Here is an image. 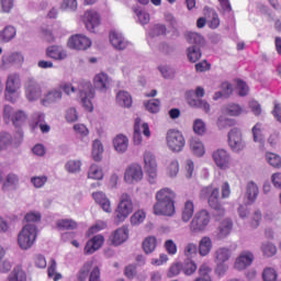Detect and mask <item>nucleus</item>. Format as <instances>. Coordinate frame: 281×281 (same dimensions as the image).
I'll list each match as a JSON object with an SVG mask.
<instances>
[{"label":"nucleus","instance_id":"2eb2a0df","mask_svg":"<svg viewBox=\"0 0 281 281\" xmlns=\"http://www.w3.org/2000/svg\"><path fill=\"white\" fill-rule=\"evenodd\" d=\"M25 95L30 102H34V100H38L41 95H43V89L41 88V85L36 82L34 79H29L25 85Z\"/></svg>","mask_w":281,"mask_h":281},{"label":"nucleus","instance_id":"603ef678","mask_svg":"<svg viewBox=\"0 0 281 281\" xmlns=\"http://www.w3.org/2000/svg\"><path fill=\"white\" fill-rule=\"evenodd\" d=\"M8 146H12V135L7 132L0 133V150H4Z\"/></svg>","mask_w":281,"mask_h":281},{"label":"nucleus","instance_id":"13d9d810","mask_svg":"<svg viewBox=\"0 0 281 281\" xmlns=\"http://www.w3.org/2000/svg\"><path fill=\"white\" fill-rule=\"evenodd\" d=\"M9 281H27V274L21 269L13 270L12 274L9 277Z\"/></svg>","mask_w":281,"mask_h":281},{"label":"nucleus","instance_id":"7ed1b4c3","mask_svg":"<svg viewBox=\"0 0 281 281\" xmlns=\"http://www.w3.org/2000/svg\"><path fill=\"white\" fill-rule=\"evenodd\" d=\"M186 41L190 45H193V46L189 47L187 50L188 59L191 63H198L199 60H201V56H202L201 45H203V43H205V38H203V36H201V34H199V33L187 32Z\"/></svg>","mask_w":281,"mask_h":281},{"label":"nucleus","instance_id":"37998d69","mask_svg":"<svg viewBox=\"0 0 281 281\" xmlns=\"http://www.w3.org/2000/svg\"><path fill=\"white\" fill-rule=\"evenodd\" d=\"M261 251L266 258H273L278 254V248L272 243L261 245Z\"/></svg>","mask_w":281,"mask_h":281},{"label":"nucleus","instance_id":"9d476101","mask_svg":"<svg viewBox=\"0 0 281 281\" xmlns=\"http://www.w3.org/2000/svg\"><path fill=\"white\" fill-rule=\"evenodd\" d=\"M142 179H144V169H142V165L134 162L127 166L124 172L125 183H138Z\"/></svg>","mask_w":281,"mask_h":281},{"label":"nucleus","instance_id":"49530a36","mask_svg":"<svg viewBox=\"0 0 281 281\" xmlns=\"http://www.w3.org/2000/svg\"><path fill=\"white\" fill-rule=\"evenodd\" d=\"M196 262L193 260H187L182 265V271L184 276H193V273H196Z\"/></svg>","mask_w":281,"mask_h":281},{"label":"nucleus","instance_id":"9b49d317","mask_svg":"<svg viewBox=\"0 0 281 281\" xmlns=\"http://www.w3.org/2000/svg\"><path fill=\"white\" fill-rule=\"evenodd\" d=\"M67 45L70 49L85 52L91 47V40L86 35L75 34L69 37Z\"/></svg>","mask_w":281,"mask_h":281},{"label":"nucleus","instance_id":"774afa93","mask_svg":"<svg viewBox=\"0 0 281 281\" xmlns=\"http://www.w3.org/2000/svg\"><path fill=\"white\" fill-rule=\"evenodd\" d=\"M1 12L10 13L14 8V0H0Z\"/></svg>","mask_w":281,"mask_h":281},{"label":"nucleus","instance_id":"5fc2aeb1","mask_svg":"<svg viewBox=\"0 0 281 281\" xmlns=\"http://www.w3.org/2000/svg\"><path fill=\"white\" fill-rule=\"evenodd\" d=\"M224 91L222 92H216L215 95L213 97V100H220V98H229L232 93H234V89L232 88V83H224Z\"/></svg>","mask_w":281,"mask_h":281},{"label":"nucleus","instance_id":"8fccbe9b","mask_svg":"<svg viewBox=\"0 0 281 281\" xmlns=\"http://www.w3.org/2000/svg\"><path fill=\"white\" fill-rule=\"evenodd\" d=\"M57 263L56 260L52 259L50 266L47 269L48 278H53L54 281H58L63 279V274L56 272Z\"/></svg>","mask_w":281,"mask_h":281},{"label":"nucleus","instance_id":"0eeeda50","mask_svg":"<svg viewBox=\"0 0 281 281\" xmlns=\"http://www.w3.org/2000/svg\"><path fill=\"white\" fill-rule=\"evenodd\" d=\"M210 221H212L210 212L207 210H201L192 218L190 223V232H192V234H201V232H205L207 225H210Z\"/></svg>","mask_w":281,"mask_h":281},{"label":"nucleus","instance_id":"864d4df0","mask_svg":"<svg viewBox=\"0 0 281 281\" xmlns=\"http://www.w3.org/2000/svg\"><path fill=\"white\" fill-rule=\"evenodd\" d=\"M236 91L238 93V95H240L241 98H245V95H248L249 93V86H247V82L237 79L236 80Z\"/></svg>","mask_w":281,"mask_h":281},{"label":"nucleus","instance_id":"a878e982","mask_svg":"<svg viewBox=\"0 0 281 281\" xmlns=\"http://www.w3.org/2000/svg\"><path fill=\"white\" fill-rule=\"evenodd\" d=\"M46 55L48 58H53V60H65L67 58V50L63 46L53 45L46 49Z\"/></svg>","mask_w":281,"mask_h":281},{"label":"nucleus","instance_id":"393cba45","mask_svg":"<svg viewBox=\"0 0 281 281\" xmlns=\"http://www.w3.org/2000/svg\"><path fill=\"white\" fill-rule=\"evenodd\" d=\"M110 43L113 45L114 49L119 50L126 49L128 46V42H126L124 36H122V34L117 33L116 31H112L110 33Z\"/></svg>","mask_w":281,"mask_h":281},{"label":"nucleus","instance_id":"c85d7f7f","mask_svg":"<svg viewBox=\"0 0 281 281\" xmlns=\"http://www.w3.org/2000/svg\"><path fill=\"white\" fill-rule=\"evenodd\" d=\"M60 100H63V91L60 89H53L44 97L42 104L47 106L48 104H54V102H58Z\"/></svg>","mask_w":281,"mask_h":281},{"label":"nucleus","instance_id":"412c9836","mask_svg":"<svg viewBox=\"0 0 281 281\" xmlns=\"http://www.w3.org/2000/svg\"><path fill=\"white\" fill-rule=\"evenodd\" d=\"M112 245L115 247L126 243L128 240V227L123 226L114 231V233L110 237Z\"/></svg>","mask_w":281,"mask_h":281},{"label":"nucleus","instance_id":"ddd939ff","mask_svg":"<svg viewBox=\"0 0 281 281\" xmlns=\"http://www.w3.org/2000/svg\"><path fill=\"white\" fill-rule=\"evenodd\" d=\"M79 97L81 98V104L86 109V111H89L91 113L93 111V103L91 100L95 98V90L93 89V86L91 83H86L85 89L79 91Z\"/></svg>","mask_w":281,"mask_h":281},{"label":"nucleus","instance_id":"b1692460","mask_svg":"<svg viewBox=\"0 0 281 281\" xmlns=\"http://www.w3.org/2000/svg\"><path fill=\"white\" fill-rule=\"evenodd\" d=\"M193 91L187 92V102L190 106H193L194 109H202L204 113L210 112V103L207 101H204L202 99H194L192 98Z\"/></svg>","mask_w":281,"mask_h":281},{"label":"nucleus","instance_id":"09e8293b","mask_svg":"<svg viewBox=\"0 0 281 281\" xmlns=\"http://www.w3.org/2000/svg\"><path fill=\"white\" fill-rule=\"evenodd\" d=\"M104 173L102 172V169L98 167L97 165H92L88 172L89 179H95L97 181H100V179H103Z\"/></svg>","mask_w":281,"mask_h":281},{"label":"nucleus","instance_id":"ea45409f","mask_svg":"<svg viewBox=\"0 0 281 281\" xmlns=\"http://www.w3.org/2000/svg\"><path fill=\"white\" fill-rule=\"evenodd\" d=\"M192 216H194V203L192 201H187L182 210L183 223H188Z\"/></svg>","mask_w":281,"mask_h":281},{"label":"nucleus","instance_id":"5701e85b","mask_svg":"<svg viewBox=\"0 0 281 281\" xmlns=\"http://www.w3.org/2000/svg\"><path fill=\"white\" fill-rule=\"evenodd\" d=\"M102 245H104V236L97 235L87 241L85 251L88 255L95 254V251H98Z\"/></svg>","mask_w":281,"mask_h":281},{"label":"nucleus","instance_id":"052dcab7","mask_svg":"<svg viewBox=\"0 0 281 281\" xmlns=\"http://www.w3.org/2000/svg\"><path fill=\"white\" fill-rule=\"evenodd\" d=\"M181 271H183V263L176 262L169 268L168 278H175V277L179 276V273H181Z\"/></svg>","mask_w":281,"mask_h":281},{"label":"nucleus","instance_id":"39448f33","mask_svg":"<svg viewBox=\"0 0 281 281\" xmlns=\"http://www.w3.org/2000/svg\"><path fill=\"white\" fill-rule=\"evenodd\" d=\"M3 120L5 124H13V126H23L27 122V114L22 110H14L11 105H4Z\"/></svg>","mask_w":281,"mask_h":281},{"label":"nucleus","instance_id":"c756f323","mask_svg":"<svg viewBox=\"0 0 281 281\" xmlns=\"http://www.w3.org/2000/svg\"><path fill=\"white\" fill-rule=\"evenodd\" d=\"M222 111L231 117H238L245 113V109H243L238 103H228L223 106Z\"/></svg>","mask_w":281,"mask_h":281},{"label":"nucleus","instance_id":"c9c22d12","mask_svg":"<svg viewBox=\"0 0 281 281\" xmlns=\"http://www.w3.org/2000/svg\"><path fill=\"white\" fill-rule=\"evenodd\" d=\"M14 36H16V29L12 25H8L0 32V43H10Z\"/></svg>","mask_w":281,"mask_h":281},{"label":"nucleus","instance_id":"f8f14e48","mask_svg":"<svg viewBox=\"0 0 281 281\" xmlns=\"http://www.w3.org/2000/svg\"><path fill=\"white\" fill-rule=\"evenodd\" d=\"M228 145L234 153H240V150L245 149L243 133L238 127H234L228 132Z\"/></svg>","mask_w":281,"mask_h":281},{"label":"nucleus","instance_id":"c03bdc74","mask_svg":"<svg viewBox=\"0 0 281 281\" xmlns=\"http://www.w3.org/2000/svg\"><path fill=\"white\" fill-rule=\"evenodd\" d=\"M266 159L272 168L280 169L281 168V157L278 154L274 153H267L266 154Z\"/></svg>","mask_w":281,"mask_h":281},{"label":"nucleus","instance_id":"e433bc0d","mask_svg":"<svg viewBox=\"0 0 281 281\" xmlns=\"http://www.w3.org/2000/svg\"><path fill=\"white\" fill-rule=\"evenodd\" d=\"M190 148L196 157H203V155H205V146L196 138L190 140Z\"/></svg>","mask_w":281,"mask_h":281},{"label":"nucleus","instance_id":"a19ab883","mask_svg":"<svg viewBox=\"0 0 281 281\" xmlns=\"http://www.w3.org/2000/svg\"><path fill=\"white\" fill-rule=\"evenodd\" d=\"M104 153V147L102 146V142L94 140L92 144V159L94 161H102V154Z\"/></svg>","mask_w":281,"mask_h":281},{"label":"nucleus","instance_id":"58836bf2","mask_svg":"<svg viewBox=\"0 0 281 281\" xmlns=\"http://www.w3.org/2000/svg\"><path fill=\"white\" fill-rule=\"evenodd\" d=\"M133 140H134L135 146H139L143 142V139H142V119L140 117L135 119Z\"/></svg>","mask_w":281,"mask_h":281},{"label":"nucleus","instance_id":"f03ea898","mask_svg":"<svg viewBox=\"0 0 281 281\" xmlns=\"http://www.w3.org/2000/svg\"><path fill=\"white\" fill-rule=\"evenodd\" d=\"M200 199H207V204L215 212V218L218 221L225 216V207L221 202V189L210 184L200 190Z\"/></svg>","mask_w":281,"mask_h":281},{"label":"nucleus","instance_id":"4468645a","mask_svg":"<svg viewBox=\"0 0 281 281\" xmlns=\"http://www.w3.org/2000/svg\"><path fill=\"white\" fill-rule=\"evenodd\" d=\"M83 23L88 32H92V34H95L99 25H101L102 23L100 13H98L97 11H86L83 14Z\"/></svg>","mask_w":281,"mask_h":281},{"label":"nucleus","instance_id":"0e129e2a","mask_svg":"<svg viewBox=\"0 0 281 281\" xmlns=\"http://www.w3.org/2000/svg\"><path fill=\"white\" fill-rule=\"evenodd\" d=\"M89 281H102V273L100 272V267L95 266L90 269Z\"/></svg>","mask_w":281,"mask_h":281},{"label":"nucleus","instance_id":"aec40b11","mask_svg":"<svg viewBox=\"0 0 281 281\" xmlns=\"http://www.w3.org/2000/svg\"><path fill=\"white\" fill-rule=\"evenodd\" d=\"M92 199L102 207L103 212H106V214H111L113 212V207H111V200L106 198V194L104 192H93Z\"/></svg>","mask_w":281,"mask_h":281},{"label":"nucleus","instance_id":"a211bd4d","mask_svg":"<svg viewBox=\"0 0 281 281\" xmlns=\"http://www.w3.org/2000/svg\"><path fill=\"white\" fill-rule=\"evenodd\" d=\"M251 262H254V252L246 250L243 251L235 261V269L237 271H245L247 267H251Z\"/></svg>","mask_w":281,"mask_h":281},{"label":"nucleus","instance_id":"f704fd0d","mask_svg":"<svg viewBox=\"0 0 281 281\" xmlns=\"http://www.w3.org/2000/svg\"><path fill=\"white\" fill-rule=\"evenodd\" d=\"M232 227H234V224L232 223V220L225 218L221 222L218 226V238H225L226 236H229L232 233Z\"/></svg>","mask_w":281,"mask_h":281},{"label":"nucleus","instance_id":"69168bd1","mask_svg":"<svg viewBox=\"0 0 281 281\" xmlns=\"http://www.w3.org/2000/svg\"><path fill=\"white\" fill-rule=\"evenodd\" d=\"M168 175L169 177H177L179 175V160H171L168 166Z\"/></svg>","mask_w":281,"mask_h":281},{"label":"nucleus","instance_id":"6e6552de","mask_svg":"<svg viewBox=\"0 0 281 281\" xmlns=\"http://www.w3.org/2000/svg\"><path fill=\"white\" fill-rule=\"evenodd\" d=\"M167 146L173 153H181L186 146V138L183 134L177 130H170L167 133Z\"/></svg>","mask_w":281,"mask_h":281},{"label":"nucleus","instance_id":"4be33fe9","mask_svg":"<svg viewBox=\"0 0 281 281\" xmlns=\"http://www.w3.org/2000/svg\"><path fill=\"white\" fill-rule=\"evenodd\" d=\"M44 122L45 115L41 113H35L30 121V126L33 131L40 127L42 133H49V131H52V127H49L48 124H44Z\"/></svg>","mask_w":281,"mask_h":281},{"label":"nucleus","instance_id":"6ab92c4d","mask_svg":"<svg viewBox=\"0 0 281 281\" xmlns=\"http://www.w3.org/2000/svg\"><path fill=\"white\" fill-rule=\"evenodd\" d=\"M93 85L94 89L104 93L109 90V87H111V79L109 78V75L99 72L94 76Z\"/></svg>","mask_w":281,"mask_h":281},{"label":"nucleus","instance_id":"338daca9","mask_svg":"<svg viewBox=\"0 0 281 281\" xmlns=\"http://www.w3.org/2000/svg\"><path fill=\"white\" fill-rule=\"evenodd\" d=\"M196 251H199V246L194 243H189L184 246V256H187V258L194 256Z\"/></svg>","mask_w":281,"mask_h":281},{"label":"nucleus","instance_id":"1a4fd4ad","mask_svg":"<svg viewBox=\"0 0 281 281\" xmlns=\"http://www.w3.org/2000/svg\"><path fill=\"white\" fill-rule=\"evenodd\" d=\"M144 164L149 183H157V158H155V155L150 151H145Z\"/></svg>","mask_w":281,"mask_h":281},{"label":"nucleus","instance_id":"4d7b16f0","mask_svg":"<svg viewBox=\"0 0 281 281\" xmlns=\"http://www.w3.org/2000/svg\"><path fill=\"white\" fill-rule=\"evenodd\" d=\"M263 281H276L278 280V272L273 268H266L262 272Z\"/></svg>","mask_w":281,"mask_h":281},{"label":"nucleus","instance_id":"3c124183","mask_svg":"<svg viewBox=\"0 0 281 281\" xmlns=\"http://www.w3.org/2000/svg\"><path fill=\"white\" fill-rule=\"evenodd\" d=\"M144 221H146V212L144 210H138L131 216L132 225H142Z\"/></svg>","mask_w":281,"mask_h":281},{"label":"nucleus","instance_id":"dca6fc26","mask_svg":"<svg viewBox=\"0 0 281 281\" xmlns=\"http://www.w3.org/2000/svg\"><path fill=\"white\" fill-rule=\"evenodd\" d=\"M213 160L216 164L217 168L221 170H227L229 168V162L232 157L225 149H217L213 153Z\"/></svg>","mask_w":281,"mask_h":281},{"label":"nucleus","instance_id":"bf43d9fd","mask_svg":"<svg viewBox=\"0 0 281 281\" xmlns=\"http://www.w3.org/2000/svg\"><path fill=\"white\" fill-rule=\"evenodd\" d=\"M260 223H262V212L257 210L251 216L250 226L256 229V227H260Z\"/></svg>","mask_w":281,"mask_h":281},{"label":"nucleus","instance_id":"de8ad7c7","mask_svg":"<svg viewBox=\"0 0 281 281\" xmlns=\"http://www.w3.org/2000/svg\"><path fill=\"white\" fill-rule=\"evenodd\" d=\"M146 110L149 113H159V109L161 106V101L159 99H153L144 103Z\"/></svg>","mask_w":281,"mask_h":281},{"label":"nucleus","instance_id":"72a5a7b5","mask_svg":"<svg viewBox=\"0 0 281 281\" xmlns=\"http://www.w3.org/2000/svg\"><path fill=\"white\" fill-rule=\"evenodd\" d=\"M210 251H212V238L204 236L199 243V254L200 256L205 257L210 256Z\"/></svg>","mask_w":281,"mask_h":281},{"label":"nucleus","instance_id":"473e14b6","mask_svg":"<svg viewBox=\"0 0 281 281\" xmlns=\"http://www.w3.org/2000/svg\"><path fill=\"white\" fill-rule=\"evenodd\" d=\"M56 227L57 229H60V232L78 229V222L69 218L58 220L56 222Z\"/></svg>","mask_w":281,"mask_h":281},{"label":"nucleus","instance_id":"6e6d98bb","mask_svg":"<svg viewBox=\"0 0 281 281\" xmlns=\"http://www.w3.org/2000/svg\"><path fill=\"white\" fill-rule=\"evenodd\" d=\"M262 131H265V127L262 126V123H257L252 127L254 142H262V139H263Z\"/></svg>","mask_w":281,"mask_h":281},{"label":"nucleus","instance_id":"20e7f679","mask_svg":"<svg viewBox=\"0 0 281 281\" xmlns=\"http://www.w3.org/2000/svg\"><path fill=\"white\" fill-rule=\"evenodd\" d=\"M38 236V228L34 224H26L18 235V245L20 249H31L36 243Z\"/></svg>","mask_w":281,"mask_h":281},{"label":"nucleus","instance_id":"7c9ffc66","mask_svg":"<svg viewBox=\"0 0 281 281\" xmlns=\"http://www.w3.org/2000/svg\"><path fill=\"white\" fill-rule=\"evenodd\" d=\"M116 103L119 106H124V109H131L133 106V97L126 91H120L116 94Z\"/></svg>","mask_w":281,"mask_h":281},{"label":"nucleus","instance_id":"bb28decb","mask_svg":"<svg viewBox=\"0 0 281 281\" xmlns=\"http://www.w3.org/2000/svg\"><path fill=\"white\" fill-rule=\"evenodd\" d=\"M19 89H21V77L18 74L9 75L5 82V91L16 93Z\"/></svg>","mask_w":281,"mask_h":281},{"label":"nucleus","instance_id":"680f3d73","mask_svg":"<svg viewBox=\"0 0 281 281\" xmlns=\"http://www.w3.org/2000/svg\"><path fill=\"white\" fill-rule=\"evenodd\" d=\"M81 166H82V162H80V160H69L66 164V170L68 172H80Z\"/></svg>","mask_w":281,"mask_h":281},{"label":"nucleus","instance_id":"f257e3e1","mask_svg":"<svg viewBox=\"0 0 281 281\" xmlns=\"http://www.w3.org/2000/svg\"><path fill=\"white\" fill-rule=\"evenodd\" d=\"M175 199H177V193H175L170 188L160 189L156 193L154 214L156 216H175L177 212Z\"/></svg>","mask_w":281,"mask_h":281},{"label":"nucleus","instance_id":"f3484780","mask_svg":"<svg viewBox=\"0 0 281 281\" xmlns=\"http://www.w3.org/2000/svg\"><path fill=\"white\" fill-rule=\"evenodd\" d=\"M232 257V251L229 248H218L216 250V261H217V273H225L227 271V266L223 265V262H227Z\"/></svg>","mask_w":281,"mask_h":281},{"label":"nucleus","instance_id":"423d86ee","mask_svg":"<svg viewBox=\"0 0 281 281\" xmlns=\"http://www.w3.org/2000/svg\"><path fill=\"white\" fill-rule=\"evenodd\" d=\"M117 223H124L127 216L133 214V200L128 193H123L121 195L120 202L115 210Z\"/></svg>","mask_w":281,"mask_h":281},{"label":"nucleus","instance_id":"e2e57ef3","mask_svg":"<svg viewBox=\"0 0 281 281\" xmlns=\"http://www.w3.org/2000/svg\"><path fill=\"white\" fill-rule=\"evenodd\" d=\"M193 131L196 135H203L205 133V122L201 119L195 120L193 123Z\"/></svg>","mask_w":281,"mask_h":281},{"label":"nucleus","instance_id":"a18cd8bd","mask_svg":"<svg viewBox=\"0 0 281 281\" xmlns=\"http://www.w3.org/2000/svg\"><path fill=\"white\" fill-rule=\"evenodd\" d=\"M23 60H24V57L21 53H12L9 56L2 57L3 65H8V63H18L19 65H21Z\"/></svg>","mask_w":281,"mask_h":281},{"label":"nucleus","instance_id":"cd10ccee","mask_svg":"<svg viewBox=\"0 0 281 281\" xmlns=\"http://www.w3.org/2000/svg\"><path fill=\"white\" fill-rule=\"evenodd\" d=\"M260 194V189L258 188V184L254 181H249L246 186V199L248 203H256V199H258V195Z\"/></svg>","mask_w":281,"mask_h":281},{"label":"nucleus","instance_id":"79ce46f5","mask_svg":"<svg viewBox=\"0 0 281 281\" xmlns=\"http://www.w3.org/2000/svg\"><path fill=\"white\" fill-rule=\"evenodd\" d=\"M216 125L220 131H223V128H232V126H236V120L221 115L217 119Z\"/></svg>","mask_w":281,"mask_h":281},{"label":"nucleus","instance_id":"4c0bfd02","mask_svg":"<svg viewBox=\"0 0 281 281\" xmlns=\"http://www.w3.org/2000/svg\"><path fill=\"white\" fill-rule=\"evenodd\" d=\"M157 249V237L148 236L143 241V250L145 254H153Z\"/></svg>","mask_w":281,"mask_h":281},{"label":"nucleus","instance_id":"2f4dec72","mask_svg":"<svg viewBox=\"0 0 281 281\" xmlns=\"http://www.w3.org/2000/svg\"><path fill=\"white\" fill-rule=\"evenodd\" d=\"M113 146L117 153H126V150H128V137L123 134H119L113 139Z\"/></svg>","mask_w":281,"mask_h":281}]
</instances>
